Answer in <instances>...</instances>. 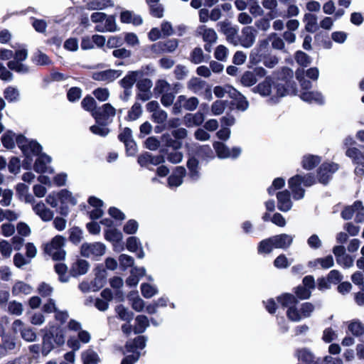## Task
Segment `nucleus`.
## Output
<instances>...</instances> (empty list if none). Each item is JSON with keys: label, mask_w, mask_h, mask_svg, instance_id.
Returning <instances> with one entry per match:
<instances>
[{"label": "nucleus", "mask_w": 364, "mask_h": 364, "mask_svg": "<svg viewBox=\"0 0 364 364\" xmlns=\"http://www.w3.org/2000/svg\"><path fill=\"white\" fill-rule=\"evenodd\" d=\"M255 93L262 97H269L270 100L276 103L281 98L289 94L296 95V88L293 86L287 87V82L283 80L274 79L267 77L263 81L252 88Z\"/></svg>", "instance_id": "1"}, {"label": "nucleus", "mask_w": 364, "mask_h": 364, "mask_svg": "<svg viewBox=\"0 0 364 364\" xmlns=\"http://www.w3.org/2000/svg\"><path fill=\"white\" fill-rule=\"evenodd\" d=\"M277 301L283 307L287 308V316L294 322H299L303 318L309 317L314 310V305L309 302L302 304L299 308L297 299L290 294H284L278 296Z\"/></svg>", "instance_id": "2"}, {"label": "nucleus", "mask_w": 364, "mask_h": 364, "mask_svg": "<svg viewBox=\"0 0 364 364\" xmlns=\"http://www.w3.org/2000/svg\"><path fill=\"white\" fill-rule=\"evenodd\" d=\"M315 183L314 178L310 174L296 175L290 178L288 181L289 188H290L293 198L295 200H300L304 197L305 190L301 188V184L305 187L311 186Z\"/></svg>", "instance_id": "3"}, {"label": "nucleus", "mask_w": 364, "mask_h": 364, "mask_svg": "<svg viewBox=\"0 0 364 364\" xmlns=\"http://www.w3.org/2000/svg\"><path fill=\"white\" fill-rule=\"evenodd\" d=\"M65 245V238L62 235H56L50 242L44 245V251L53 259L63 260L66 255V252L64 250Z\"/></svg>", "instance_id": "4"}, {"label": "nucleus", "mask_w": 364, "mask_h": 364, "mask_svg": "<svg viewBox=\"0 0 364 364\" xmlns=\"http://www.w3.org/2000/svg\"><path fill=\"white\" fill-rule=\"evenodd\" d=\"M106 246L99 242H85L80 247V254L82 257L97 259L105 255Z\"/></svg>", "instance_id": "5"}, {"label": "nucleus", "mask_w": 364, "mask_h": 364, "mask_svg": "<svg viewBox=\"0 0 364 364\" xmlns=\"http://www.w3.org/2000/svg\"><path fill=\"white\" fill-rule=\"evenodd\" d=\"M14 60L7 63L9 68L19 73H27L29 71V68L23 63L28 57L27 50L24 48L17 50L14 54Z\"/></svg>", "instance_id": "6"}, {"label": "nucleus", "mask_w": 364, "mask_h": 364, "mask_svg": "<svg viewBox=\"0 0 364 364\" xmlns=\"http://www.w3.org/2000/svg\"><path fill=\"white\" fill-rule=\"evenodd\" d=\"M199 105V100L196 97H187L186 95H179L173 104L172 112L174 114H180L182 108L188 111L195 110Z\"/></svg>", "instance_id": "7"}, {"label": "nucleus", "mask_w": 364, "mask_h": 364, "mask_svg": "<svg viewBox=\"0 0 364 364\" xmlns=\"http://www.w3.org/2000/svg\"><path fill=\"white\" fill-rule=\"evenodd\" d=\"M16 141L18 146L27 157L31 155H38L41 151L42 147L38 143L35 141H30L22 135L18 136Z\"/></svg>", "instance_id": "8"}, {"label": "nucleus", "mask_w": 364, "mask_h": 364, "mask_svg": "<svg viewBox=\"0 0 364 364\" xmlns=\"http://www.w3.org/2000/svg\"><path fill=\"white\" fill-rule=\"evenodd\" d=\"M196 36L201 37L206 43L204 48L206 51H211V45L215 43L218 39V35L213 28H208L206 26H200L196 29Z\"/></svg>", "instance_id": "9"}, {"label": "nucleus", "mask_w": 364, "mask_h": 364, "mask_svg": "<svg viewBox=\"0 0 364 364\" xmlns=\"http://www.w3.org/2000/svg\"><path fill=\"white\" fill-rule=\"evenodd\" d=\"M213 146L218 157L220 159H236L242 152V149L240 147H233L230 149L225 144L220 141L214 142Z\"/></svg>", "instance_id": "10"}, {"label": "nucleus", "mask_w": 364, "mask_h": 364, "mask_svg": "<svg viewBox=\"0 0 364 364\" xmlns=\"http://www.w3.org/2000/svg\"><path fill=\"white\" fill-rule=\"evenodd\" d=\"M12 328L15 333L19 332L23 340L28 342H33L37 338V335L34 330L25 326L24 323L20 320L16 319L13 322Z\"/></svg>", "instance_id": "11"}, {"label": "nucleus", "mask_w": 364, "mask_h": 364, "mask_svg": "<svg viewBox=\"0 0 364 364\" xmlns=\"http://www.w3.org/2000/svg\"><path fill=\"white\" fill-rule=\"evenodd\" d=\"M267 71L262 67L255 68L252 71H246L241 77L240 82L245 87H251L257 82V77H263Z\"/></svg>", "instance_id": "12"}, {"label": "nucleus", "mask_w": 364, "mask_h": 364, "mask_svg": "<svg viewBox=\"0 0 364 364\" xmlns=\"http://www.w3.org/2000/svg\"><path fill=\"white\" fill-rule=\"evenodd\" d=\"M178 46V41L173 38L165 41H159L151 46V50L155 54L173 53Z\"/></svg>", "instance_id": "13"}, {"label": "nucleus", "mask_w": 364, "mask_h": 364, "mask_svg": "<svg viewBox=\"0 0 364 364\" xmlns=\"http://www.w3.org/2000/svg\"><path fill=\"white\" fill-rule=\"evenodd\" d=\"M257 33V31L253 26L244 27L239 38V44L247 48L252 47L255 42Z\"/></svg>", "instance_id": "14"}, {"label": "nucleus", "mask_w": 364, "mask_h": 364, "mask_svg": "<svg viewBox=\"0 0 364 364\" xmlns=\"http://www.w3.org/2000/svg\"><path fill=\"white\" fill-rule=\"evenodd\" d=\"M115 109L109 103L103 105L93 112V117L97 122L106 123L115 115Z\"/></svg>", "instance_id": "15"}, {"label": "nucleus", "mask_w": 364, "mask_h": 364, "mask_svg": "<svg viewBox=\"0 0 364 364\" xmlns=\"http://www.w3.org/2000/svg\"><path fill=\"white\" fill-rule=\"evenodd\" d=\"M338 168V165L334 163H327L322 164L318 173L319 182L323 184H326L331 179L332 174L335 173Z\"/></svg>", "instance_id": "16"}, {"label": "nucleus", "mask_w": 364, "mask_h": 364, "mask_svg": "<svg viewBox=\"0 0 364 364\" xmlns=\"http://www.w3.org/2000/svg\"><path fill=\"white\" fill-rule=\"evenodd\" d=\"M121 75L122 72L120 70L109 69L93 73L92 78L97 81L111 82L119 77Z\"/></svg>", "instance_id": "17"}, {"label": "nucleus", "mask_w": 364, "mask_h": 364, "mask_svg": "<svg viewBox=\"0 0 364 364\" xmlns=\"http://www.w3.org/2000/svg\"><path fill=\"white\" fill-rule=\"evenodd\" d=\"M33 212L44 222L50 221L54 217V213L47 208L45 203L40 201L36 203L32 207Z\"/></svg>", "instance_id": "18"}, {"label": "nucleus", "mask_w": 364, "mask_h": 364, "mask_svg": "<svg viewBox=\"0 0 364 364\" xmlns=\"http://www.w3.org/2000/svg\"><path fill=\"white\" fill-rule=\"evenodd\" d=\"M277 207L282 212H287L292 208L293 203L291 200L290 193L288 190L279 191L277 193Z\"/></svg>", "instance_id": "19"}, {"label": "nucleus", "mask_w": 364, "mask_h": 364, "mask_svg": "<svg viewBox=\"0 0 364 364\" xmlns=\"http://www.w3.org/2000/svg\"><path fill=\"white\" fill-rule=\"evenodd\" d=\"M59 200L63 205L60 208V213L62 215L66 216L68 213L67 208L63 205L71 204L75 205L77 203L75 198L73 196L72 193L67 190H61L58 192Z\"/></svg>", "instance_id": "20"}, {"label": "nucleus", "mask_w": 364, "mask_h": 364, "mask_svg": "<svg viewBox=\"0 0 364 364\" xmlns=\"http://www.w3.org/2000/svg\"><path fill=\"white\" fill-rule=\"evenodd\" d=\"M274 242V248L287 249L294 240V236L288 234H279L272 237Z\"/></svg>", "instance_id": "21"}, {"label": "nucleus", "mask_w": 364, "mask_h": 364, "mask_svg": "<svg viewBox=\"0 0 364 364\" xmlns=\"http://www.w3.org/2000/svg\"><path fill=\"white\" fill-rule=\"evenodd\" d=\"M51 161V158L46 154H41L37 158L35 164L34 170L38 173H44L49 171L53 172V170L48 166Z\"/></svg>", "instance_id": "22"}, {"label": "nucleus", "mask_w": 364, "mask_h": 364, "mask_svg": "<svg viewBox=\"0 0 364 364\" xmlns=\"http://www.w3.org/2000/svg\"><path fill=\"white\" fill-rule=\"evenodd\" d=\"M89 268L90 264L87 261L78 259L72 264L70 272L73 277H77L86 274Z\"/></svg>", "instance_id": "23"}, {"label": "nucleus", "mask_w": 364, "mask_h": 364, "mask_svg": "<svg viewBox=\"0 0 364 364\" xmlns=\"http://www.w3.org/2000/svg\"><path fill=\"white\" fill-rule=\"evenodd\" d=\"M186 169L183 166H178L176 170L168 178V186L170 187H178L183 183V178L186 175Z\"/></svg>", "instance_id": "24"}, {"label": "nucleus", "mask_w": 364, "mask_h": 364, "mask_svg": "<svg viewBox=\"0 0 364 364\" xmlns=\"http://www.w3.org/2000/svg\"><path fill=\"white\" fill-rule=\"evenodd\" d=\"M109 284L114 291V297L119 301H123L124 297V292L122 290V288L124 286V281L122 278L119 277H114L109 279Z\"/></svg>", "instance_id": "25"}, {"label": "nucleus", "mask_w": 364, "mask_h": 364, "mask_svg": "<svg viewBox=\"0 0 364 364\" xmlns=\"http://www.w3.org/2000/svg\"><path fill=\"white\" fill-rule=\"evenodd\" d=\"M4 101L6 100L9 103L17 102L21 99L20 90L15 86H8L3 92Z\"/></svg>", "instance_id": "26"}, {"label": "nucleus", "mask_w": 364, "mask_h": 364, "mask_svg": "<svg viewBox=\"0 0 364 364\" xmlns=\"http://www.w3.org/2000/svg\"><path fill=\"white\" fill-rule=\"evenodd\" d=\"M222 32L225 35L227 41L234 46L239 45V38H237L238 30L228 24H225L222 27Z\"/></svg>", "instance_id": "27"}, {"label": "nucleus", "mask_w": 364, "mask_h": 364, "mask_svg": "<svg viewBox=\"0 0 364 364\" xmlns=\"http://www.w3.org/2000/svg\"><path fill=\"white\" fill-rule=\"evenodd\" d=\"M120 20L124 23H132L134 26L141 25L143 22L142 18L132 11H124L121 13Z\"/></svg>", "instance_id": "28"}, {"label": "nucleus", "mask_w": 364, "mask_h": 364, "mask_svg": "<svg viewBox=\"0 0 364 364\" xmlns=\"http://www.w3.org/2000/svg\"><path fill=\"white\" fill-rule=\"evenodd\" d=\"M204 120L205 116L200 112H198L195 114H187L184 117L185 124L188 127L199 126Z\"/></svg>", "instance_id": "29"}, {"label": "nucleus", "mask_w": 364, "mask_h": 364, "mask_svg": "<svg viewBox=\"0 0 364 364\" xmlns=\"http://www.w3.org/2000/svg\"><path fill=\"white\" fill-rule=\"evenodd\" d=\"M334 261L331 255L323 258H318L309 262V266L313 268H316L320 266L321 268L328 269L332 267Z\"/></svg>", "instance_id": "30"}, {"label": "nucleus", "mask_w": 364, "mask_h": 364, "mask_svg": "<svg viewBox=\"0 0 364 364\" xmlns=\"http://www.w3.org/2000/svg\"><path fill=\"white\" fill-rule=\"evenodd\" d=\"M300 97L302 100L309 103L323 104L324 102L322 95L318 92L304 91L301 93Z\"/></svg>", "instance_id": "31"}, {"label": "nucleus", "mask_w": 364, "mask_h": 364, "mask_svg": "<svg viewBox=\"0 0 364 364\" xmlns=\"http://www.w3.org/2000/svg\"><path fill=\"white\" fill-rule=\"evenodd\" d=\"M149 326V321L147 316L144 315H138L135 318V325L133 327V331L136 334L144 333Z\"/></svg>", "instance_id": "32"}, {"label": "nucleus", "mask_w": 364, "mask_h": 364, "mask_svg": "<svg viewBox=\"0 0 364 364\" xmlns=\"http://www.w3.org/2000/svg\"><path fill=\"white\" fill-rule=\"evenodd\" d=\"M304 23H305V29L310 33H314L318 29L317 16L311 13H306L304 15Z\"/></svg>", "instance_id": "33"}, {"label": "nucleus", "mask_w": 364, "mask_h": 364, "mask_svg": "<svg viewBox=\"0 0 364 364\" xmlns=\"http://www.w3.org/2000/svg\"><path fill=\"white\" fill-rule=\"evenodd\" d=\"M346 156L350 158L354 164H364V154L356 147H348Z\"/></svg>", "instance_id": "34"}, {"label": "nucleus", "mask_w": 364, "mask_h": 364, "mask_svg": "<svg viewBox=\"0 0 364 364\" xmlns=\"http://www.w3.org/2000/svg\"><path fill=\"white\" fill-rule=\"evenodd\" d=\"M129 303L134 310L141 311L144 308V301L138 294L137 291H132L128 295Z\"/></svg>", "instance_id": "35"}, {"label": "nucleus", "mask_w": 364, "mask_h": 364, "mask_svg": "<svg viewBox=\"0 0 364 364\" xmlns=\"http://www.w3.org/2000/svg\"><path fill=\"white\" fill-rule=\"evenodd\" d=\"M33 288L28 284L18 281L16 282L12 287V294L14 296H19L21 294H30Z\"/></svg>", "instance_id": "36"}, {"label": "nucleus", "mask_w": 364, "mask_h": 364, "mask_svg": "<svg viewBox=\"0 0 364 364\" xmlns=\"http://www.w3.org/2000/svg\"><path fill=\"white\" fill-rule=\"evenodd\" d=\"M146 338L144 336H138L133 341H128L125 348L127 352L134 353L136 349H143L146 346Z\"/></svg>", "instance_id": "37"}, {"label": "nucleus", "mask_w": 364, "mask_h": 364, "mask_svg": "<svg viewBox=\"0 0 364 364\" xmlns=\"http://www.w3.org/2000/svg\"><path fill=\"white\" fill-rule=\"evenodd\" d=\"M139 74L138 71L129 72L121 80L120 85L124 89H130L136 81L137 77Z\"/></svg>", "instance_id": "38"}, {"label": "nucleus", "mask_w": 364, "mask_h": 364, "mask_svg": "<svg viewBox=\"0 0 364 364\" xmlns=\"http://www.w3.org/2000/svg\"><path fill=\"white\" fill-rule=\"evenodd\" d=\"M189 170V177L194 181L199 178L198 161L195 158H191L187 162Z\"/></svg>", "instance_id": "39"}, {"label": "nucleus", "mask_w": 364, "mask_h": 364, "mask_svg": "<svg viewBox=\"0 0 364 364\" xmlns=\"http://www.w3.org/2000/svg\"><path fill=\"white\" fill-rule=\"evenodd\" d=\"M83 364H97L100 359L96 352L88 349L82 353Z\"/></svg>", "instance_id": "40"}, {"label": "nucleus", "mask_w": 364, "mask_h": 364, "mask_svg": "<svg viewBox=\"0 0 364 364\" xmlns=\"http://www.w3.org/2000/svg\"><path fill=\"white\" fill-rule=\"evenodd\" d=\"M171 89L172 87L169 82L166 80L160 79L156 82L154 92L157 95H163L171 92Z\"/></svg>", "instance_id": "41"}, {"label": "nucleus", "mask_w": 364, "mask_h": 364, "mask_svg": "<svg viewBox=\"0 0 364 364\" xmlns=\"http://www.w3.org/2000/svg\"><path fill=\"white\" fill-rule=\"evenodd\" d=\"M274 248L273 237L262 240L258 245V252L260 254H269Z\"/></svg>", "instance_id": "42"}, {"label": "nucleus", "mask_w": 364, "mask_h": 364, "mask_svg": "<svg viewBox=\"0 0 364 364\" xmlns=\"http://www.w3.org/2000/svg\"><path fill=\"white\" fill-rule=\"evenodd\" d=\"M205 82L198 77H192L187 82V87L194 93H198L204 88Z\"/></svg>", "instance_id": "43"}, {"label": "nucleus", "mask_w": 364, "mask_h": 364, "mask_svg": "<svg viewBox=\"0 0 364 364\" xmlns=\"http://www.w3.org/2000/svg\"><path fill=\"white\" fill-rule=\"evenodd\" d=\"M46 333L52 335L53 342L57 346H61L65 343V336L60 329H54V327H52L47 330Z\"/></svg>", "instance_id": "44"}, {"label": "nucleus", "mask_w": 364, "mask_h": 364, "mask_svg": "<svg viewBox=\"0 0 364 364\" xmlns=\"http://www.w3.org/2000/svg\"><path fill=\"white\" fill-rule=\"evenodd\" d=\"M55 347L58 346L54 343L52 335L46 333L43 338L42 353L47 355Z\"/></svg>", "instance_id": "45"}, {"label": "nucleus", "mask_w": 364, "mask_h": 364, "mask_svg": "<svg viewBox=\"0 0 364 364\" xmlns=\"http://www.w3.org/2000/svg\"><path fill=\"white\" fill-rule=\"evenodd\" d=\"M116 312L120 319L130 323L134 317V314L122 305L116 307Z\"/></svg>", "instance_id": "46"}, {"label": "nucleus", "mask_w": 364, "mask_h": 364, "mask_svg": "<svg viewBox=\"0 0 364 364\" xmlns=\"http://www.w3.org/2000/svg\"><path fill=\"white\" fill-rule=\"evenodd\" d=\"M321 162V159L318 156L307 155L305 156L302 161L303 167L306 169L311 170Z\"/></svg>", "instance_id": "47"}, {"label": "nucleus", "mask_w": 364, "mask_h": 364, "mask_svg": "<svg viewBox=\"0 0 364 364\" xmlns=\"http://www.w3.org/2000/svg\"><path fill=\"white\" fill-rule=\"evenodd\" d=\"M112 5L111 0H92L87 3V7L91 10L103 9Z\"/></svg>", "instance_id": "48"}, {"label": "nucleus", "mask_w": 364, "mask_h": 364, "mask_svg": "<svg viewBox=\"0 0 364 364\" xmlns=\"http://www.w3.org/2000/svg\"><path fill=\"white\" fill-rule=\"evenodd\" d=\"M19 216L20 215L14 210L0 208V223L3 222L4 220L15 221Z\"/></svg>", "instance_id": "49"}, {"label": "nucleus", "mask_w": 364, "mask_h": 364, "mask_svg": "<svg viewBox=\"0 0 364 364\" xmlns=\"http://www.w3.org/2000/svg\"><path fill=\"white\" fill-rule=\"evenodd\" d=\"M294 59L299 65L303 67H307L311 63L310 56L301 50L296 52Z\"/></svg>", "instance_id": "50"}, {"label": "nucleus", "mask_w": 364, "mask_h": 364, "mask_svg": "<svg viewBox=\"0 0 364 364\" xmlns=\"http://www.w3.org/2000/svg\"><path fill=\"white\" fill-rule=\"evenodd\" d=\"M141 291L144 297L149 299L158 294V289L149 284L143 283L141 285Z\"/></svg>", "instance_id": "51"}, {"label": "nucleus", "mask_w": 364, "mask_h": 364, "mask_svg": "<svg viewBox=\"0 0 364 364\" xmlns=\"http://www.w3.org/2000/svg\"><path fill=\"white\" fill-rule=\"evenodd\" d=\"M14 193L11 189H4L1 188L0 196L2 197V199L0 200V205L3 207L9 206L11 204L13 199Z\"/></svg>", "instance_id": "52"}, {"label": "nucleus", "mask_w": 364, "mask_h": 364, "mask_svg": "<svg viewBox=\"0 0 364 364\" xmlns=\"http://www.w3.org/2000/svg\"><path fill=\"white\" fill-rule=\"evenodd\" d=\"M15 134L11 131L6 132L1 137L3 146L6 149H13L15 146Z\"/></svg>", "instance_id": "53"}, {"label": "nucleus", "mask_w": 364, "mask_h": 364, "mask_svg": "<svg viewBox=\"0 0 364 364\" xmlns=\"http://www.w3.org/2000/svg\"><path fill=\"white\" fill-rule=\"evenodd\" d=\"M348 330L356 336L364 333V325L358 321H353L348 324Z\"/></svg>", "instance_id": "54"}, {"label": "nucleus", "mask_w": 364, "mask_h": 364, "mask_svg": "<svg viewBox=\"0 0 364 364\" xmlns=\"http://www.w3.org/2000/svg\"><path fill=\"white\" fill-rule=\"evenodd\" d=\"M228 54V48L223 45H219L215 50L214 56L218 60L226 61Z\"/></svg>", "instance_id": "55"}, {"label": "nucleus", "mask_w": 364, "mask_h": 364, "mask_svg": "<svg viewBox=\"0 0 364 364\" xmlns=\"http://www.w3.org/2000/svg\"><path fill=\"white\" fill-rule=\"evenodd\" d=\"M82 107L87 111L91 112L93 116V112L97 109L96 107V101L90 96L85 97L81 102Z\"/></svg>", "instance_id": "56"}, {"label": "nucleus", "mask_w": 364, "mask_h": 364, "mask_svg": "<svg viewBox=\"0 0 364 364\" xmlns=\"http://www.w3.org/2000/svg\"><path fill=\"white\" fill-rule=\"evenodd\" d=\"M55 270L59 276V279L62 282H67L69 277L67 275V266L63 263H58L55 265Z\"/></svg>", "instance_id": "57"}, {"label": "nucleus", "mask_w": 364, "mask_h": 364, "mask_svg": "<svg viewBox=\"0 0 364 364\" xmlns=\"http://www.w3.org/2000/svg\"><path fill=\"white\" fill-rule=\"evenodd\" d=\"M83 238V232L77 227H73L70 230V240L75 244L79 243Z\"/></svg>", "instance_id": "58"}, {"label": "nucleus", "mask_w": 364, "mask_h": 364, "mask_svg": "<svg viewBox=\"0 0 364 364\" xmlns=\"http://www.w3.org/2000/svg\"><path fill=\"white\" fill-rule=\"evenodd\" d=\"M8 311L10 314L16 316H21L23 311V304L16 301L9 302Z\"/></svg>", "instance_id": "59"}, {"label": "nucleus", "mask_w": 364, "mask_h": 364, "mask_svg": "<svg viewBox=\"0 0 364 364\" xmlns=\"http://www.w3.org/2000/svg\"><path fill=\"white\" fill-rule=\"evenodd\" d=\"M38 292L43 296V297H48L51 296L53 294L54 289L53 287L46 283V282H41L38 287Z\"/></svg>", "instance_id": "60"}, {"label": "nucleus", "mask_w": 364, "mask_h": 364, "mask_svg": "<svg viewBox=\"0 0 364 364\" xmlns=\"http://www.w3.org/2000/svg\"><path fill=\"white\" fill-rule=\"evenodd\" d=\"M11 245L5 240L0 241V253L4 258H9L12 254Z\"/></svg>", "instance_id": "61"}, {"label": "nucleus", "mask_w": 364, "mask_h": 364, "mask_svg": "<svg viewBox=\"0 0 364 364\" xmlns=\"http://www.w3.org/2000/svg\"><path fill=\"white\" fill-rule=\"evenodd\" d=\"M354 209H355V211L354 213V214H355V220L358 223H362L363 221H364V206L362 202H355Z\"/></svg>", "instance_id": "62"}, {"label": "nucleus", "mask_w": 364, "mask_h": 364, "mask_svg": "<svg viewBox=\"0 0 364 364\" xmlns=\"http://www.w3.org/2000/svg\"><path fill=\"white\" fill-rule=\"evenodd\" d=\"M167 117V112L161 108L159 110L154 112L151 115V119L154 122L157 124H163L164 122L166 121Z\"/></svg>", "instance_id": "63"}, {"label": "nucleus", "mask_w": 364, "mask_h": 364, "mask_svg": "<svg viewBox=\"0 0 364 364\" xmlns=\"http://www.w3.org/2000/svg\"><path fill=\"white\" fill-rule=\"evenodd\" d=\"M226 107V102L223 100H217L211 106V112L214 115L223 114Z\"/></svg>", "instance_id": "64"}]
</instances>
